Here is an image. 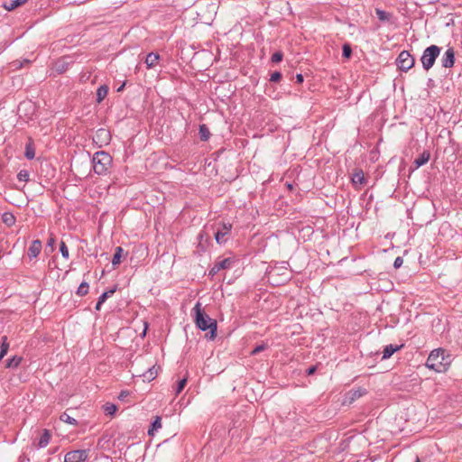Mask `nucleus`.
I'll use <instances>...</instances> for the list:
<instances>
[{
	"mask_svg": "<svg viewBox=\"0 0 462 462\" xmlns=\"http://www.w3.org/2000/svg\"><path fill=\"white\" fill-rule=\"evenodd\" d=\"M327 413L328 414L325 415L323 418L326 419V420H330L337 413V411H328Z\"/></svg>",
	"mask_w": 462,
	"mask_h": 462,
	"instance_id": "nucleus-45",
	"label": "nucleus"
},
{
	"mask_svg": "<svg viewBox=\"0 0 462 462\" xmlns=\"http://www.w3.org/2000/svg\"><path fill=\"white\" fill-rule=\"evenodd\" d=\"M2 221L4 224H5L7 226H12L15 224L16 218L11 212H5L2 215Z\"/></svg>",
	"mask_w": 462,
	"mask_h": 462,
	"instance_id": "nucleus-18",
	"label": "nucleus"
},
{
	"mask_svg": "<svg viewBox=\"0 0 462 462\" xmlns=\"http://www.w3.org/2000/svg\"><path fill=\"white\" fill-rule=\"evenodd\" d=\"M108 93V87L106 85H101L96 94V101L101 103Z\"/></svg>",
	"mask_w": 462,
	"mask_h": 462,
	"instance_id": "nucleus-17",
	"label": "nucleus"
},
{
	"mask_svg": "<svg viewBox=\"0 0 462 462\" xmlns=\"http://www.w3.org/2000/svg\"><path fill=\"white\" fill-rule=\"evenodd\" d=\"M116 291V288H113L109 291H106L105 292H103L99 297V304H103L106 300L107 298H109L111 295H113L115 293V291Z\"/></svg>",
	"mask_w": 462,
	"mask_h": 462,
	"instance_id": "nucleus-29",
	"label": "nucleus"
},
{
	"mask_svg": "<svg viewBox=\"0 0 462 462\" xmlns=\"http://www.w3.org/2000/svg\"><path fill=\"white\" fill-rule=\"evenodd\" d=\"M123 252H124V249L121 246L116 247V251H115L114 256L112 258L113 266H116L117 264L120 263Z\"/></svg>",
	"mask_w": 462,
	"mask_h": 462,
	"instance_id": "nucleus-22",
	"label": "nucleus"
},
{
	"mask_svg": "<svg viewBox=\"0 0 462 462\" xmlns=\"http://www.w3.org/2000/svg\"><path fill=\"white\" fill-rule=\"evenodd\" d=\"M281 264H282V266H281L282 268L286 269L287 268L286 265L288 264V262H281Z\"/></svg>",
	"mask_w": 462,
	"mask_h": 462,
	"instance_id": "nucleus-50",
	"label": "nucleus"
},
{
	"mask_svg": "<svg viewBox=\"0 0 462 462\" xmlns=\"http://www.w3.org/2000/svg\"><path fill=\"white\" fill-rule=\"evenodd\" d=\"M162 427V417L159 415H156L153 417V420L151 421L149 429H148V435L153 436L154 432L157 431Z\"/></svg>",
	"mask_w": 462,
	"mask_h": 462,
	"instance_id": "nucleus-14",
	"label": "nucleus"
},
{
	"mask_svg": "<svg viewBox=\"0 0 462 462\" xmlns=\"http://www.w3.org/2000/svg\"><path fill=\"white\" fill-rule=\"evenodd\" d=\"M402 346L403 345L398 346L393 344L385 346L383 350L382 359L384 360L390 358L395 352L399 351Z\"/></svg>",
	"mask_w": 462,
	"mask_h": 462,
	"instance_id": "nucleus-12",
	"label": "nucleus"
},
{
	"mask_svg": "<svg viewBox=\"0 0 462 462\" xmlns=\"http://www.w3.org/2000/svg\"><path fill=\"white\" fill-rule=\"evenodd\" d=\"M411 420L410 418H406V419H405V420H406V421H408V420Z\"/></svg>",
	"mask_w": 462,
	"mask_h": 462,
	"instance_id": "nucleus-55",
	"label": "nucleus"
},
{
	"mask_svg": "<svg viewBox=\"0 0 462 462\" xmlns=\"http://www.w3.org/2000/svg\"><path fill=\"white\" fill-rule=\"evenodd\" d=\"M88 283L87 282H82L77 290V294L79 296H85L88 292Z\"/></svg>",
	"mask_w": 462,
	"mask_h": 462,
	"instance_id": "nucleus-28",
	"label": "nucleus"
},
{
	"mask_svg": "<svg viewBox=\"0 0 462 462\" xmlns=\"http://www.w3.org/2000/svg\"><path fill=\"white\" fill-rule=\"evenodd\" d=\"M27 105H29L30 106H32L30 103H21L19 108H21L23 106H27Z\"/></svg>",
	"mask_w": 462,
	"mask_h": 462,
	"instance_id": "nucleus-51",
	"label": "nucleus"
},
{
	"mask_svg": "<svg viewBox=\"0 0 462 462\" xmlns=\"http://www.w3.org/2000/svg\"><path fill=\"white\" fill-rule=\"evenodd\" d=\"M130 394V393L128 391H122L119 395H118V400L120 402H125L126 401V397Z\"/></svg>",
	"mask_w": 462,
	"mask_h": 462,
	"instance_id": "nucleus-43",
	"label": "nucleus"
},
{
	"mask_svg": "<svg viewBox=\"0 0 462 462\" xmlns=\"http://www.w3.org/2000/svg\"><path fill=\"white\" fill-rule=\"evenodd\" d=\"M303 80H304V78H303L302 74L299 73L296 75V82L297 83L300 84L303 82Z\"/></svg>",
	"mask_w": 462,
	"mask_h": 462,
	"instance_id": "nucleus-46",
	"label": "nucleus"
},
{
	"mask_svg": "<svg viewBox=\"0 0 462 462\" xmlns=\"http://www.w3.org/2000/svg\"><path fill=\"white\" fill-rule=\"evenodd\" d=\"M414 462H420V457L418 456H416Z\"/></svg>",
	"mask_w": 462,
	"mask_h": 462,
	"instance_id": "nucleus-53",
	"label": "nucleus"
},
{
	"mask_svg": "<svg viewBox=\"0 0 462 462\" xmlns=\"http://www.w3.org/2000/svg\"><path fill=\"white\" fill-rule=\"evenodd\" d=\"M21 361H22V357L14 356L6 361L5 367L6 368H16L20 365Z\"/></svg>",
	"mask_w": 462,
	"mask_h": 462,
	"instance_id": "nucleus-24",
	"label": "nucleus"
},
{
	"mask_svg": "<svg viewBox=\"0 0 462 462\" xmlns=\"http://www.w3.org/2000/svg\"><path fill=\"white\" fill-rule=\"evenodd\" d=\"M187 383V379L183 378L178 382V384L175 388L176 394H179L185 387Z\"/></svg>",
	"mask_w": 462,
	"mask_h": 462,
	"instance_id": "nucleus-37",
	"label": "nucleus"
},
{
	"mask_svg": "<svg viewBox=\"0 0 462 462\" xmlns=\"http://www.w3.org/2000/svg\"><path fill=\"white\" fill-rule=\"evenodd\" d=\"M316 370H317V367H316L315 365H311V366H310V367L306 370V374H307L308 375H311V374H313L316 372Z\"/></svg>",
	"mask_w": 462,
	"mask_h": 462,
	"instance_id": "nucleus-44",
	"label": "nucleus"
},
{
	"mask_svg": "<svg viewBox=\"0 0 462 462\" xmlns=\"http://www.w3.org/2000/svg\"><path fill=\"white\" fill-rule=\"evenodd\" d=\"M375 14L377 18L382 22L389 21L391 18V14L381 9H376Z\"/></svg>",
	"mask_w": 462,
	"mask_h": 462,
	"instance_id": "nucleus-27",
	"label": "nucleus"
},
{
	"mask_svg": "<svg viewBox=\"0 0 462 462\" xmlns=\"http://www.w3.org/2000/svg\"><path fill=\"white\" fill-rule=\"evenodd\" d=\"M430 154L428 151H424L420 154L418 158L414 160V164L416 168H420V166L426 164L430 160Z\"/></svg>",
	"mask_w": 462,
	"mask_h": 462,
	"instance_id": "nucleus-16",
	"label": "nucleus"
},
{
	"mask_svg": "<svg viewBox=\"0 0 462 462\" xmlns=\"http://www.w3.org/2000/svg\"><path fill=\"white\" fill-rule=\"evenodd\" d=\"M55 69L59 74L64 73L68 69V63L60 60L55 64Z\"/></svg>",
	"mask_w": 462,
	"mask_h": 462,
	"instance_id": "nucleus-32",
	"label": "nucleus"
},
{
	"mask_svg": "<svg viewBox=\"0 0 462 462\" xmlns=\"http://www.w3.org/2000/svg\"><path fill=\"white\" fill-rule=\"evenodd\" d=\"M441 66L445 69H450L455 64V51L452 47L446 50L440 59Z\"/></svg>",
	"mask_w": 462,
	"mask_h": 462,
	"instance_id": "nucleus-8",
	"label": "nucleus"
},
{
	"mask_svg": "<svg viewBox=\"0 0 462 462\" xmlns=\"http://www.w3.org/2000/svg\"><path fill=\"white\" fill-rule=\"evenodd\" d=\"M113 159L111 155L104 151L96 152L92 157L93 171L97 175H106L109 172Z\"/></svg>",
	"mask_w": 462,
	"mask_h": 462,
	"instance_id": "nucleus-2",
	"label": "nucleus"
},
{
	"mask_svg": "<svg viewBox=\"0 0 462 462\" xmlns=\"http://www.w3.org/2000/svg\"><path fill=\"white\" fill-rule=\"evenodd\" d=\"M232 225L229 223H224L220 228H218L215 234V239L217 244L221 245L226 242L225 236L231 232Z\"/></svg>",
	"mask_w": 462,
	"mask_h": 462,
	"instance_id": "nucleus-9",
	"label": "nucleus"
},
{
	"mask_svg": "<svg viewBox=\"0 0 462 462\" xmlns=\"http://www.w3.org/2000/svg\"><path fill=\"white\" fill-rule=\"evenodd\" d=\"M60 252L65 259H68L69 257V253L67 245L64 241H61L60 243Z\"/></svg>",
	"mask_w": 462,
	"mask_h": 462,
	"instance_id": "nucleus-35",
	"label": "nucleus"
},
{
	"mask_svg": "<svg viewBox=\"0 0 462 462\" xmlns=\"http://www.w3.org/2000/svg\"><path fill=\"white\" fill-rule=\"evenodd\" d=\"M158 371L155 366L150 367L145 373L143 374V381L151 382L157 376Z\"/></svg>",
	"mask_w": 462,
	"mask_h": 462,
	"instance_id": "nucleus-20",
	"label": "nucleus"
},
{
	"mask_svg": "<svg viewBox=\"0 0 462 462\" xmlns=\"http://www.w3.org/2000/svg\"><path fill=\"white\" fill-rule=\"evenodd\" d=\"M9 350V342L6 336L1 337L0 352L7 354Z\"/></svg>",
	"mask_w": 462,
	"mask_h": 462,
	"instance_id": "nucleus-31",
	"label": "nucleus"
},
{
	"mask_svg": "<svg viewBox=\"0 0 462 462\" xmlns=\"http://www.w3.org/2000/svg\"><path fill=\"white\" fill-rule=\"evenodd\" d=\"M88 457V450L76 449L65 455L64 462H85Z\"/></svg>",
	"mask_w": 462,
	"mask_h": 462,
	"instance_id": "nucleus-6",
	"label": "nucleus"
},
{
	"mask_svg": "<svg viewBox=\"0 0 462 462\" xmlns=\"http://www.w3.org/2000/svg\"><path fill=\"white\" fill-rule=\"evenodd\" d=\"M415 64L414 57L408 51H402L396 59V65L401 71L407 72Z\"/></svg>",
	"mask_w": 462,
	"mask_h": 462,
	"instance_id": "nucleus-4",
	"label": "nucleus"
},
{
	"mask_svg": "<svg viewBox=\"0 0 462 462\" xmlns=\"http://www.w3.org/2000/svg\"><path fill=\"white\" fill-rule=\"evenodd\" d=\"M199 238L200 241H199V244L198 245V251L199 252H205L206 251V246L202 243L203 233H199Z\"/></svg>",
	"mask_w": 462,
	"mask_h": 462,
	"instance_id": "nucleus-41",
	"label": "nucleus"
},
{
	"mask_svg": "<svg viewBox=\"0 0 462 462\" xmlns=\"http://www.w3.org/2000/svg\"><path fill=\"white\" fill-rule=\"evenodd\" d=\"M145 334H146V328L143 330V336H144Z\"/></svg>",
	"mask_w": 462,
	"mask_h": 462,
	"instance_id": "nucleus-54",
	"label": "nucleus"
},
{
	"mask_svg": "<svg viewBox=\"0 0 462 462\" xmlns=\"http://www.w3.org/2000/svg\"><path fill=\"white\" fill-rule=\"evenodd\" d=\"M441 48L437 45H430L427 47L420 57L422 67L425 70L430 69L436 61V59L439 56Z\"/></svg>",
	"mask_w": 462,
	"mask_h": 462,
	"instance_id": "nucleus-3",
	"label": "nucleus"
},
{
	"mask_svg": "<svg viewBox=\"0 0 462 462\" xmlns=\"http://www.w3.org/2000/svg\"><path fill=\"white\" fill-rule=\"evenodd\" d=\"M352 55V48L350 44L345 43L342 48V56L346 59H349Z\"/></svg>",
	"mask_w": 462,
	"mask_h": 462,
	"instance_id": "nucleus-34",
	"label": "nucleus"
},
{
	"mask_svg": "<svg viewBox=\"0 0 462 462\" xmlns=\"http://www.w3.org/2000/svg\"><path fill=\"white\" fill-rule=\"evenodd\" d=\"M444 360V351L441 349L433 350L426 362V365L429 368L434 369L436 371H440L439 365H442V361Z\"/></svg>",
	"mask_w": 462,
	"mask_h": 462,
	"instance_id": "nucleus-5",
	"label": "nucleus"
},
{
	"mask_svg": "<svg viewBox=\"0 0 462 462\" xmlns=\"http://www.w3.org/2000/svg\"><path fill=\"white\" fill-rule=\"evenodd\" d=\"M42 248V245L39 239L32 241V243L31 244V245L28 248V253H27L28 256L31 259L36 258L40 254Z\"/></svg>",
	"mask_w": 462,
	"mask_h": 462,
	"instance_id": "nucleus-11",
	"label": "nucleus"
},
{
	"mask_svg": "<svg viewBox=\"0 0 462 462\" xmlns=\"http://www.w3.org/2000/svg\"><path fill=\"white\" fill-rule=\"evenodd\" d=\"M194 323L196 327L202 331H208L206 337L214 340L217 337V320L210 318L202 309L201 303L197 302L192 309Z\"/></svg>",
	"mask_w": 462,
	"mask_h": 462,
	"instance_id": "nucleus-1",
	"label": "nucleus"
},
{
	"mask_svg": "<svg viewBox=\"0 0 462 462\" xmlns=\"http://www.w3.org/2000/svg\"><path fill=\"white\" fill-rule=\"evenodd\" d=\"M352 181L354 184H365V179L362 170L356 171L354 172L352 177Z\"/></svg>",
	"mask_w": 462,
	"mask_h": 462,
	"instance_id": "nucleus-21",
	"label": "nucleus"
},
{
	"mask_svg": "<svg viewBox=\"0 0 462 462\" xmlns=\"http://www.w3.org/2000/svg\"><path fill=\"white\" fill-rule=\"evenodd\" d=\"M402 263H403V259L401 256H398L395 258V260L393 262V267L395 269H398L402 265Z\"/></svg>",
	"mask_w": 462,
	"mask_h": 462,
	"instance_id": "nucleus-42",
	"label": "nucleus"
},
{
	"mask_svg": "<svg viewBox=\"0 0 462 462\" xmlns=\"http://www.w3.org/2000/svg\"><path fill=\"white\" fill-rule=\"evenodd\" d=\"M106 416L114 417L118 411V406H102Z\"/></svg>",
	"mask_w": 462,
	"mask_h": 462,
	"instance_id": "nucleus-30",
	"label": "nucleus"
},
{
	"mask_svg": "<svg viewBox=\"0 0 462 462\" xmlns=\"http://www.w3.org/2000/svg\"><path fill=\"white\" fill-rule=\"evenodd\" d=\"M125 86V83H123V84H122V85H121V86L116 89V91H117V92H121V91H123V89H124Z\"/></svg>",
	"mask_w": 462,
	"mask_h": 462,
	"instance_id": "nucleus-49",
	"label": "nucleus"
},
{
	"mask_svg": "<svg viewBox=\"0 0 462 462\" xmlns=\"http://www.w3.org/2000/svg\"><path fill=\"white\" fill-rule=\"evenodd\" d=\"M282 58H283L282 51H278L272 55L271 60H272V62L278 63L282 60Z\"/></svg>",
	"mask_w": 462,
	"mask_h": 462,
	"instance_id": "nucleus-36",
	"label": "nucleus"
},
{
	"mask_svg": "<svg viewBox=\"0 0 462 462\" xmlns=\"http://www.w3.org/2000/svg\"><path fill=\"white\" fill-rule=\"evenodd\" d=\"M5 356V353L0 352V361L4 358Z\"/></svg>",
	"mask_w": 462,
	"mask_h": 462,
	"instance_id": "nucleus-52",
	"label": "nucleus"
},
{
	"mask_svg": "<svg viewBox=\"0 0 462 462\" xmlns=\"http://www.w3.org/2000/svg\"><path fill=\"white\" fill-rule=\"evenodd\" d=\"M97 135L98 136H102V137H105L106 139H110V134L108 131H106V129H98L97 131Z\"/></svg>",
	"mask_w": 462,
	"mask_h": 462,
	"instance_id": "nucleus-40",
	"label": "nucleus"
},
{
	"mask_svg": "<svg viewBox=\"0 0 462 462\" xmlns=\"http://www.w3.org/2000/svg\"><path fill=\"white\" fill-rule=\"evenodd\" d=\"M233 263V259L229 257L216 262L213 267L208 271V276L213 278L221 270L230 269Z\"/></svg>",
	"mask_w": 462,
	"mask_h": 462,
	"instance_id": "nucleus-7",
	"label": "nucleus"
},
{
	"mask_svg": "<svg viewBox=\"0 0 462 462\" xmlns=\"http://www.w3.org/2000/svg\"><path fill=\"white\" fill-rule=\"evenodd\" d=\"M267 348V345L266 344H261V345H258L256 346L252 351H251V355L252 356H255L257 354H259L260 352L265 350Z\"/></svg>",
	"mask_w": 462,
	"mask_h": 462,
	"instance_id": "nucleus-38",
	"label": "nucleus"
},
{
	"mask_svg": "<svg viewBox=\"0 0 462 462\" xmlns=\"http://www.w3.org/2000/svg\"><path fill=\"white\" fill-rule=\"evenodd\" d=\"M282 73L280 71H274L273 73L271 74V77H270V81L272 82H278L281 80L282 79Z\"/></svg>",
	"mask_w": 462,
	"mask_h": 462,
	"instance_id": "nucleus-39",
	"label": "nucleus"
},
{
	"mask_svg": "<svg viewBox=\"0 0 462 462\" xmlns=\"http://www.w3.org/2000/svg\"><path fill=\"white\" fill-rule=\"evenodd\" d=\"M61 421H64L66 423L71 424V425H78V421L76 419H74L72 416H70L67 411L63 412L60 417Z\"/></svg>",
	"mask_w": 462,
	"mask_h": 462,
	"instance_id": "nucleus-26",
	"label": "nucleus"
},
{
	"mask_svg": "<svg viewBox=\"0 0 462 462\" xmlns=\"http://www.w3.org/2000/svg\"><path fill=\"white\" fill-rule=\"evenodd\" d=\"M460 25H461V28H462V21L460 22Z\"/></svg>",
	"mask_w": 462,
	"mask_h": 462,
	"instance_id": "nucleus-57",
	"label": "nucleus"
},
{
	"mask_svg": "<svg viewBox=\"0 0 462 462\" xmlns=\"http://www.w3.org/2000/svg\"><path fill=\"white\" fill-rule=\"evenodd\" d=\"M101 306H102V304H99V299H98V300H97V304H96L95 309H96L97 310H99L101 309Z\"/></svg>",
	"mask_w": 462,
	"mask_h": 462,
	"instance_id": "nucleus-48",
	"label": "nucleus"
},
{
	"mask_svg": "<svg viewBox=\"0 0 462 462\" xmlns=\"http://www.w3.org/2000/svg\"><path fill=\"white\" fill-rule=\"evenodd\" d=\"M41 432H42V434H41L38 441L33 442V445L37 448H43L47 447V445L50 443V440L51 438V433L50 430L44 429Z\"/></svg>",
	"mask_w": 462,
	"mask_h": 462,
	"instance_id": "nucleus-10",
	"label": "nucleus"
},
{
	"mask_svg": "<svg viewBox=\"0 0 462 462\" xmlns=\"http://www.w3.org/2000/svg\"><path fill=\"white\" fill-rule=\"evenodd\" d=\"M24 156L28 160H32L35 157V149L32 142L26 143Z\"/></svg>",
	"mask_w": 462,
	"mask_h": 462,
	"instance_id": "nucleus-23",
	"label": "nucleus"
},
{
	"mask_svg": "<svg viewBox=\"0 0 462 462\" xmlns=\"http://www.w3.org/2000/svg\"><path fill=\"white\" fill-rule=\"evenodd\" d=\"M366 393L365 389L359 388L357 390H351L346 395V401L349 402H356L358 398Z\"/></svg>",
	"mask_w": 462,
	"mask_h": 462,
	"instance_id": "nucleus-13",
	"label": "nucleus"
},
{
	"mask_svg": "<svg viewBox=\"0 0 462 462\" xmlns=\"http://www.w3.org/2000/svg\"><path fill=\"white\" fill-rule=\"evenodd\" d=\"M199 134L201 141H208L210 137V131L206 125H200L199 128Z\"/></svg>",
	"mask_w": 462,
	"mask_h": 462,
	"instance_id": "nucleus-19",
	"label": "nucleus"
},
{
	"mask_svg": "<svg viewBox=\"0 0 462 462\" xmlns=\"http://www.w3.org/2000/svg\"><path fill=\"white\" fill-rule=\"evenodd\" d=\"M28 0H13L8 5H5V9L8 11L14 10L15 8L23 5L25 4Z\"/></svg>",
	"mask_w": 462,
	"mask_h": 462,
	"instance_id": "nucleus-25",
	"label": "nucleus"
},
{
	"mask_svg": "<svg viewBox=\"0 0 462 462\" xmlns=\"http://www.w3.org/2000/svg\"><path fill=\"white\" fill-rule=\"evenodd\" d=\"M160 59V55L155 52H150L145 58V64L148 69L153 68Z\"/></svg>",
	"mask_w": 462,
	"mask_h": 462,
	"instance_id": "nucleus-15",
	"label": "nucleus"
},
{
	"mask_svg": "<svg viewBox=\"0 0 462 462\" xmlns=\"http://www.w3.org/2000/svg\"><path fill=\"white\" fill-rule=\"evenodd\" d=\"M54 242H55L54 238L51 237V238L48 240L47 245H48L49 246H52V245H54Z\"/></svg>",
	"mask_w": 462,
	"mask_h": 462,
	"instance_id": "nucleus-47",
	"label": "nucleus"
},
{
	"mask_svg": "<svg viewBox=\"0 0 462 462\" xmlns=\"http://www.w3.org/2000/svg\"><path fill=\"white\" fill-rule=\"evenodd\" d=\"M460 47H461V49H462V41H461V42H460Z\"/></svg>",
	"mask_w": 462,
	"mask_h": 462,
	"instance_id": "nucleus-56",
	"label": "nucleus"
},
{
	"mask_svg": "<svg viewBox=\"0 0 462 462\" xmlns=\"http://www.w3.org/2000/svg\"><path fill=\"white\" fill-rule=\"evenodd\" d=\"M29 171L27 170H21L17 174V179L19 181L27 182L29 181Z\"/></svg>",
	"mask_w": 462,
	"mask_h": 462,
	"instance_id": "nucleus-33",
	"label": "nucleus"
}]
</instances>
